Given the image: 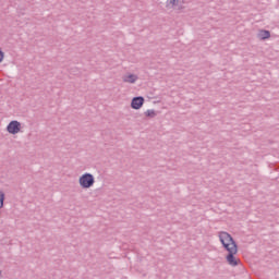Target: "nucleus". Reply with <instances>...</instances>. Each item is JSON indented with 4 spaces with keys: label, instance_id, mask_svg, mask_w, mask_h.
Returning <instances> with one entry per match:
<instances>
[{
    "label": "nucleus",
    "instance_id": "1",
    "mask_svg": "<svg viewBox=\"0 0 279 279\" xmlns=\"http://www.w3.org/2000/svg\"><path fill=\"white\" fill-rule=\"evenodd\" d=\"M219 241L223 245L225 250L228 251L227 263L231 265V267H236L241 260L236 258V253L239 252V247L236 246V242L232 239V235L226 231H221L218 233Z\"/></svg>",
    "mask_w": 279,
    "mask_h": 279
},
{
    "label": "nucleus",
    "instance_id": "2",
    "mask_svg": "<svg viewBox=\"0 0 279 279\" xmlns=\"http://www.w3.org/2000/svg\"><path fill=\"white\" fill-rule=\"evenodd\" d=\"M81 189L87 190L95 186V177L92 173L85 172L78 178Z\"/></svg>",
    "mask_w": 279,
    "mask_h": 279
},
{
    "label": "nucleus",
    "instance_id": "3",
    "mask_svg": "<svg viewBox=\"0 0 279 279\" xmlns=\"http://www.w3.org/2000/svg\"><path fill=\"white\" fill-rule=\"evenodd\" d=\"M7 132L9 134H12L13 136H16V134H21L23 132V123L19 122L17 120H12L7 125Z\"/></svg>",
    "mask_w": 279,
    "mask_h": 279
},
{
    "label": "nucleus",
    "instance_id": "4",
    "mask_svg": "<svg viewBox=\"0 0 279 279\" xmlns=\"http://www.w3.org/2000/svg\"><path fill=\"white\" fill-rule=\"evenodd\" d=\"M122 82H124V84H134L135 82H138V74L126 72L122 76Z\"/></svg>",
    "mask_w": 279,
    "mask_h": 279
},
{
    "label": "nucleus",
    "instance_id": "5",
    "mask_svg": "<svg viewBox=\"0 0 279 279\" xmlns=\"http://www.w3.org/2000/svg\"><path fill=\"white\" fill-rule=\"evenodd\" d=\"M145 104V98L138 96V97H134L131 101V108L133 110H141V108H143V105Z\"/></svg>",
    "mask_w": 279,
    "mask_h": 279
},
{
    "label": "nucleus",
    "instance_id": "6",
    "mask_svg": "<svg viewBox=\"0 0 279 279\" xmlns=\"http://www.w3.org/2000/svg\"><path fill=\"white\" fill-rule=\"evenodd\" d=\"M167 8H173V10H184V0H170L167 2Z\"/></svg>",
    "mask_w": 279,
    "mask_h": 279
},
{
    "label": "nucleus",
    "instance_id": "7",
    "mask_svg": "<svg viewBox=\"0 0 279 279\" xmlns=\"http://www.w3.org/2000/svg\"><path fill=\"white\" fill-rule=\"evenodd\" d=\"M271 33H269V31H259L257 34V38H259V40H267V38H270Z\"/></svg>",
    "mask_w": 279,
    "mask_h": 279
},
{
    "label": "nucleus",
    "instance_id": "8",
    "mask_svg": "<svg viewBox=\"0 0 279 279\" xmlns=\"http://www.w3.org/2000/svg\"><path fill=\"white\" fill-rule=\"evenodd\" d=\"M5 202V193L0 191V208H3V203Z\"/></svg>",
    "mask_w": 279,
    "mask_h": 279
},
{
    "label": "nucleus",
    "instance_id": "9",
    "mask_svg": "<svg viewBox=\"0 0 279 279\" xmlns=\"http://www.w3.org/2000/svg\"><path fill=\"white\" fill-rule=\"evenodd\" d=\"M145 114H146L147 117L154 118V117H156V111H155L154 109H148V110L145 112Z\"/></svg>",
    "mask_w": 279,
    "mask_h": 279
},
{
    "label": "nucleus",
    "instance_id": "10",
    "mask_svg": "<svg viewBox=\"0 0 279 279\" xmlns=\"http://www.w3.org/2000/svg\"><path fill=\"white\" fill-rule=\"evenodd\" d=\"M5 58V53H3V50L0 48V64L3 62V59Z\"/></svg>",
    "mask_w": 279,
    "mask_h": 279
},
{
    "label": "nucleus",
    "instance_id": "11",
    "mask_svg": "<svg viewBox=\"0 0 279 279\" xmlns=\"http://www.w3.org/2000/svg\"><path fill=\"white\" fill-rule=\"evenodd\" d=\"M1 274H2V271L0 270V278H1Z\"/></svg>",
    "mask_w": 279,
    "mask_h": 279
},
{
    "label": "nucleus",
    "instance_id": "12",
    "mask_svg": "<svg viewBox=\"0 0 279 279\" xmlns=\"http://www.w3.org/2000/svg\"><path fill=\"white\" fill-rule=\"evenodd\" d=\"M2 207H0V210H1Z\"/></svg>",
    "mask_w": 279,
    "mask_h": 279
}]
</instances>
